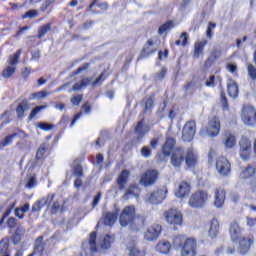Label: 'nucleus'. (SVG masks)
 I'll return each mask as SVG.
<instances>
[{"instance_id": "obj_3", "label": "nucleus", "mask_w": 256, "mask_h": 256, "mask_svg": "<svg viewBox=\"0 0 256 256\" xmlns=\"http://www.w3.org/2000/svg\"><path fill=\"white\" fill-rule=\"evenodd\" d=\"M211 199V194L205 190H198L191 194L188 205L192 209H203L207 202Z\"/></svg>"}, {"instance_id": "obj_31", "label": "nucleus", "mask_w": 256, "mask_h": 256, "mask_svg": "<svg viewBox=\"0 0 256 256\" xmlns=\"http://www.w3.org/2000/svg\"><path fill=\"white\" fill-rule=\"evenodd\" d=\"M207 40H202L200 42L195 43L194 47V57L196 59H199L201 55H203V50L205 49V46L207 45Z\"/></svg>"}, {"instance_id": "obj_41", "label": "nucleus", "mask_w": 256, "mask_h": 256, "mask_svg": "<svg viewBox=\"0 0 256 256\" xmlns=\"http://www.w3.org/2000/svg\"><path fill=\"white\" fill-rule=\"evenodd\" d=\"M46 97H49V93L45 90H42V91L32 93L30 95V100L34 101L35 99H38V100L39 99H45Z\"/></svg>"}, {"instance_id": "obj_29", "label": "nucleus", "mask_w": 256, "mask_h": 256, "mask_svg": "<svg viewBox=\"0 0 256 256\" xmlns=\"http://www.w3.org/2000/svg\"><path fill=\"white\" fill-rule=\"evenodd\" d=\"M174 147H175V139L167 138L166 143L162 147L163 155H165V157H169V155H171V151H173Z\"/></svg>"}, {"instance_id": "obj_15", "label": "nucleus", "mask_w": 256, "mask_h": 256, "mask_svg": "<svg viewBox=\"0 0 256 256\" xmlns=\"http://www.w3.org/2000/svg\"><path fill=\"white\" fill-rule=\"evenodd\" d=\"M184 155L185 151L183 150V148L175 149L171 156V165L174 166L176 169H179V167H181V163L185 161Z\"/></svg>"}, {"instance_id": "obj_51", "label": "nucleus", "mask_w": 256, "mask_h": 256, "mask_svg": "<svg viewBox=\"0 0 256 256\" xmlns=\"http://www.w3.org/2000/svg\"><path fill=\"white\" fill-rule=\"evenodd\" d=\"M152 153L153 152L147 146H144L141 149V155L142 157H145V159H148V157H151Z\"/></svg>"}, {"instance_id": "obj_44", "label": "nucleus", "mask_w": 256, "mask_h": 256, "mask_svg": "<svg viewBox=\"0 0 256 256\" xmlns=\"http://www.w3.org/2000/svg\"><path fill=\"white\" fill-rule=\"evenodd\" d=\"M145 111H149L150 109H153V103L155 101V95H152L145 100Z\"/></svg>"}, {"instance_id": "obj_60", "label": "nucleus", "mask_w": 256, "mask_h": 256, "mask_svg": "<svg viewBox=\"0 0 256 256\" xmlns=\"http://www.w3.org/2000/svg\"><path fill=\"white\" fill-rule=\"evenodd\" d=\"M44 155H45V146H40L36 153V159H42Z\"/></svg>"}, {"instance_id": "obj_39", "label": "nucleus", "mask_w": 256, "mask_h": 256, "mask_svg": "<svg viewBox=\"0 0 256 256\" xmlns=\"http://www.w3.org/2000/svg\"><path fill=\"white\" fill-rule=\"evenodd\" d=\"M16 70L17 68L15 66H8L2 71V77H4V79H9L15 75Z\"/></svg>"}, {"instance_id": "obj_42", "label": "nucleus", "mask_w": 256, "mask_h": 256, "mask_svg": "<svg viewBox=\"0 0 256 256\" xmlns=\"http://www.w3.org/2000/svg\"><path fill=\"white\" fill-rule=\"evenodd\" d=\"M51 31V23L41 26L38 30V39H41Z\"/></svg>"}, {"instance_id": "obj_36", "label": "nucleus", "mask_w": 256, "mask_h": 256, "mask_svg": "<svg viewBox=\"0 0 256 256\" xmlns=\"http://www.w3.org/2000/svg\"><path fill=\"white\" fill-rule=\"evenodd\" d=\"M25 235V227L23 225H18L16 228V231L13 236V241L15 244L19 243L21 241V237Z\"/></svg>"}, {"instance_id": "obj_20", "label": "nucleus", "mask_w": 256, "mask_h": 256, "mask_svg": "<svg viewBox=\"0 0 256 256\" xmlns=\"http://www.w3.org/2000/svg\"><path fill=\"white\" fill-rule=\"evenodd\" d=\"M229 233L233 243H235V241H239L242 233L241 226H239L237 222H232L230 224Z\"/></svg>"}, {"instance_id": "obj_46", "label": "nucleus", "mask_w": 256, "mask_h": 256, "mask_svg": "<svg viewBox=\"0 0 256 256\" xmlns=\"http://www.w3.org/2000/svg\"><path fill=\"white\" fill-rule=\"evenodd\" d=\"M129 255L130 256H145V252L142 251V250H139V248L137 247H132L130 250H129Z\"/></svg>"}, {"instance_id": "obj_35", "label": "nucleus", "mask_w": 256, "mask_h": 256, "mask_svg": "<svg viewBox=\"0 0 256 256\" xmlns=\"http://www.w3.org/2000/svg\"><path fill=\"white\" fill-rule=\"evenodd\" d=\"M115 243L114 235H106L100 245L101 249H111V244Z\"/></svg>"}, {"instance_id": "obj_57", "label": "nucleus", "mask_w": 256, "mask_h": 256, "mask_svg": "<svg viewBox=\"0 0 256 256\" xmlns=\"http://www.w3.org/2000/svg\"><path fill=\"white\" fill-rule=\"evenodd\" d=\"M90 64L85 63L83 66L79 67L76 71H74V75H79V73H83V71H87L89 69Z\"/></svg>"}, {"instance_id": "obj_49", "label": "nucleus", "mask_w": 256, "mask_h": 256, "mask_svg": "<svg viewBox=\"0 0 256 256\" xmlns=\"http://www.w3.org/2000/svg\"><path fill=\"white\" fill-rule=\"evenodd\" d=\"M37 127H38V129H41L42 131H51V129H53L52 124H48L45 122L38 123Z\"/></svg>"}, {"instance_id": "obj_64", "label": "nucleus", "mask_w": 256, "mask_h": 256, "mask_svg": "<svg viewBox=\"0 0 256 256\" xmlns=\"http://www.w3.org/2000/svg\"><path fill=\"white\" fill-rule=\"evenodd\" d=\"M215 86V76H210L206 81V87H214Z\"/></svg>"}, {"instance_id": "obj_54", "label": "nucleus", "mask_w": 256, "mask_h": 256, "mask_svg": "<svg viewBox=\"0 0 256 256\" xmlns=\"http://www.w3.org/2000/svg\"><path fill=\"white\" fill-rule=\"evenodd\" d=\"M70 101L72 105L77 106L79 103H81V101H83V95L73 96Z\"/></svg>"}, {"instance_id": "obj_58", "label": "nucleus", "mask_w": 256, "mask_h": 256, "mask_svg": "<svg viewBox=\"0 0 256 256\" xmlns=\"http://www.w3.org/2000/svg\"><path fill=\"white\" fill-rule=\"evenodd\" d=\"M165 75H167V69L166 68H162L160 70V72H158L156 74V79H158V81H161V79H164L165 78Z\"/></svg>"}, {"instance_id": "obj_55", "label": "nucleus", "mask_w": 256, "mask_h": 256, "mask_svg": "<svg viewBox=\"0 0 256 256\" xmlns=\"http://www.w3.org/2000/svg\"><path fill=\"white\" fill-rule=\"evenodd\" d=\"M221 105L224 111H229V103L227 102V98L225 95H221Z\"/></svg>"}, {"instance_id": "obj_5", "label": "nucleus", "mask_w": 256, "mask_h": 256, "mask_svg": "<svg viewBox=\"0 0 256 256\" xmlns=\"http://www.w3.org/2000/svg\"><path fill=\"white\" fill-rule=\"evenodd\" d=\"M240 159L247 161L251 158V151L253 150V144L251 139L247 136H242L238 142Z\"/></svg>"}, {"instance_id": "obj_8", "label": "nucleus", "mask_w": 256, "mask_h": 256, "mask_svg": "<svg viewBox=\"0 0 256 256\" xmlns=\"http://www.w3.org/2000/svg\"><path fill=\"white\" fill-rule=\"evenodd\" d=\"M195 133H197V124L195 121H188L182 130V139L186 143H191V140L194 139Z\"/></svg>"}, {"instance_id": "obj_53", "label": "nucleus", "mask_w": 256, "mask_h": 256, "mask_svg": "<svg viewBox=\"0 0 256 256\" xmlns=\"http://www.w3.org/2000/svg\"><path fill=\"white\" fill-rule=\"evenodd\" d=\"M35 251H43V236L36 239Z\"/></svg>"}, {"instance_id": "obj_22", "label": "nucleus", "mask_w": 256, "mask_h": 256, "mask_svg": "<svg viewBox=\"0 0 256 256\" xmlns=\"http://www.w3.org/2000/svg\"><path fill=\"white\" fill-rule=\"evenodd\" d=\"M15 137H18L19 139H25L27 137V134H25V132L23 131H18L17 133L9 135L5 139L0 141V147H7V145H11Z\"/></svg>"}, {"instance_id": "obj_33", "label": "nucleus", "mask_w": 256, "mask_h": 256, "mask_svg": "<svg viewBox=\"0 0 256 256\" xmlns=\"http://www.w3.org/2000/svg\"><path fill=\"white\" fill-rule=\"evenodd\" d=\"M25 111H29V104L27 101H22L16 108L17 117L23 119Z\"/></svg>"}, {"instance_id": "obj_11", "label": "nucleus", "mask_w": 256, "mask_h": 256, "mask_svg": "<svg viewBox=\"0 0 256 256\" xmlns=\"http://www.w3.org/2000/svg\"><path fill=\"white\" fill-rule=\"evenodd\" d=\"M164 217L170 225H182L183 214L177 209H170L164 213Z\"/></svg>"}, {"instance_id": "obj_26", "label": "nucleus", "mask_w": 256, "mask_h": 256, "mask_svg": "<svg viewBox=\"0 0 256 256\" xmlns=\"http://www.w3.org/2000/svg\"><path fill=\"white\" fill-rule=\"evenodd\" d=\"M129 175H130L129 170H123L119 174L117 178V185L120 191H123V189H125V187L127 186V182L129 181Z\"/></svg>"}, {"instance_id": "obj_43", "label": "nucleus", "mask_w": 256, "mask_h": 256, "mask_svg": "<svg viewBox=\"0 0 256 256\" xmlns=\"http://www.w3.org/2000/svg\"><path fill=\"white\" fill-rule=\"evenodd\" d=\"M97 233L96 232H92L90 234V238H89V245H90V249L92 251V253H95V251H97Z\"/></svg>"}, {"instance_id": "obj_48", "label": "nucleus", "mask_w": 256, "mask_h": 256, "mask_svg": "<svg viewBox=\"0 0 256 256\" xmlns=\"http://www.w3.org/2000/svg\"><path fill=\"white\" fill-rule=\"evenodd\" d=\"M74 175H76L77 177H83V167L81 166V164L76 163L74 164Z\"/></svg>"}, {"instance_id": "obj_61", "label": "nucleus", "mask_w": 256, "mask_h": 256, "mask_svg": "<svg viewBox=\"0 0 256 256\" xmlns=\"http://www.w3.org/2000/svg\"><path fill=\"white\" fill-rule=\"evenodd\" d=\"M59 209H61V204L59 203V201L54 202L51 207V212L57 213V211H59Z\"/></svg>"}, {"instance_id": "obj_2", "label": "nucleus", "mask_w": 256, "mask_h": 256, "mask_svg": "<svg viewBox=\"0 0 256 256\" xmlns=\"http://www.w3.org/2000/svg\"><path fill=\"white\" fill-rule=\"evenodd\" d=\"M173 247L180 250L181 256L197 255V240L178 235L173 238Z\"/></svg>"}, {"instance_id": "obj_63", "label": "nucleus", "mask_w": 256, "mask_h": 256, "mask_svg": "<svg viewBox=\"0 0 256 256\" xmlns=\"http://www.w3.org/2000/svg\"><path fill=\"white\" fill-rule=\"evenodd\" d=\"M212 57L214 59H219V57H221V49L214 48V50L212 51Z\"/></svg>"}, {"instance_id": "obj_14", "label": "nucleus", "mask_w": 256, "mask_h": 256, "mask_svg": "<svg viewBox=\"0 0 256 256\" xmlns=\"http://www.w3.org/2000/svg\"><path fill=\"white\" fill-rule=\"evenodd\" d=\"M162 227L159 224H154L150 226L145 235L144 238L146 241H155L159 239V236L161 235Z\"/></svg>"}, {"instance_id": "obj_25", "label": "nucleus", "mask_w": 256, "mask_h": 256, "mask_svg": "<svg viewBox=\"0 0 256 256\" xmlns=\"http://www.w3.org/2000/svg\"><path fill=\"white\" fill-rule=\"evenodd\" d=\"M219 220L213 218L210 223H209V228H208V235L211 237V239H215L217 235H219Z\"/></svg>"}, {"instance_id": "obj_32", "label": "nucleus", "mask_w": 256, "mask_h": 256, "mask_svg": "<svg viewBox=\"0 0 256 256\" xmlns=\"http://www.w3.org/2000/svg\"><path fill=\"white\" fill-rule=\"evenodd\" d=\"M0 254L2 256H11V252L9 251V238H3L0 241Z\"/></svg>"}, {"instance_id": "obj_62", "label": "nucleus", "mask_w": 256, "mask_h": 256, "mask_svg": "<svg viewBox=\"0 0 256 256\" xmlns=\"http://www.w3.org/2000/svg\"><path fill=\"white\" fill-rule=\"evenodd\" d=\"M227 71H229L230 73H236L237 72V65L229 63L226 66Z\"/></svg>"}, {"instance_id": "obj_13", "label": "nucleus", "mask_w": 256, "mask_h": 256, "mask_svg": "<svg viewBox=\"0 0 256 256\" xmlns=\"http://www.w3.org/2000/svg\"><path fill=\"white\" fill-rule=\"evenodd\" d=\"M216 170L222 177H227L231 173V163L225 157H220L216 161Z\"/></svg>"}, {"instance_id": "obj_40", "label": "nucleus", "mask_w": 256, "mask_h": 256, "mask_svg": "<svg viewBox=\"0 0 256 256\" xmlns=\"http://www.w3.org/2000/svg\"><path fill=\"white\" fill-rule=\"evenodd\" d=\"M173 27H174L173 21H168L159 27L158 34L163 35V33H167V31H171Z\"/></svg>"}, {"instance_id": "obj_27", "label": "nucleus", "mask_w": 256, "mask_h": 256, "mask_svg": "<svg viewBox=\"0 0 256 256\" xmlns=\"http://www.w3.org/2000/svg\"><path fill=\"white\" fill-rule=\"evenodd\" d=\"M141 193V189L139 186L135 184H131L125 191L123 199H129V197H136L138 198Z\"/></svg>"}, {"instance_id": "obj_37", "label": "nucleus", "mask_w": 256, "mask_h": 256, "mask_svg": "<svg viewBox=\"0 0 256 256\" xmlns=\"http://www.w3.org/2000/svg\"><path fill=\"white\" fill-rule=\"evenodd\" d=\"M21 49L17 50L16 53L13 55L9 56L8 58V64L11 67H15L19 63V59L21 58Z\"/></svg>"}, {"instance_id": "obj_45", "label": "nucleus", "mask_w": 256, "mask_h": 256, "mask_svg": "<svg viewBox=\"0 0 256 256\" xmlns=\"http://www.w3.org/2000/svg\"><path fill=\"white\" fill-rule=\"evenodd\" d=\"M247 69H248V75H249L250 79H252V81H255L256 80L255 66H253L252 64H248Z\"/></svg>"}, {"instance_id": "obj_21", "label": "nucleus", "mask_w": 256, "mask_h": 256, "mask_svg": "<svg viewBox=\"0 0 256 256\" xmlns=\"http://www.w3.org/2000/svg\"><path fill=\"white\" fill-rule=\"evenodd\" d=\"M227 91L229 97L232 99H237L239 97V85H237V82L235 80L229 78L227 80Z\"/></svg>"}, {"instance_id": "obj_1", "label": "nucleus", "mask_w": 256, "mask_h": 256, "mask_svg": "<svg viewBox=\"0 0 256 256\" xmlns=\"http://www.w3.org/2000/svg\"><path fill=\"white\" fill-rule=\"evenodd\" d=\"M119 223L121 227L130 225L133 231H140L141 227L145 225V217L135 216V206H128L125 207L120 214Z\"/></svg>"}, {"instance_id": "obj_50", "label": "nucleus", "mask_w": 256, "mask_h": 256, "mask_svg": "<svg viewBox=\"0 0 256 256\" xmlns=\"http://www.w3.org/2000/svg\"><path fill=\"white\" fill-rule=\"evenodd\" d=\"M37 10H29L23 15V19H33L37 17Z\"/></svg>"}, {"instance_id": "obj_19", "label": "nucleus", "mask_w": 256, "mask_h": 256, "mask_svg": "<svg viewBox=\"0 0 256 256\" xmlns=\"http://www.w3.org/2000/svg\"><path fill=\"white\" fill-rule=\"evenodd\" d=\"M225 205V189L217 188L214 192V207L221 209Z\"/></svg>"}, {"instance_id": "obj_17", "label": "nucleus", "mask_w": 256, "mask_h": 256, "mask_svg": "<svg viewBox=\"0 0 256 256\" xmlns=\"http://www.w3.org/2000/svg\"><path fill=\"white\" fill-rule=\"evenodd\" d=\"M223 145L225 149H234L237 145V137L231 131H225L223 135Z\"/></svg>"}, {"instance_id": "obj_47", "label": "nucleus", "mask_w": 256, "mask_h": 256, "mask_svg": "<svg viewBox=\"0 0 256 256\" xmlns=\"http://www.w3.org/2000/svg\"><path fill=\"white\" fill-rule=\"evenodd\" d=\"M43 109H47V106H37V107H35L29 115V120L31 121V119H34V117L37 115V113H40V111H43Z\"/></svg>"}, {"instance_id": "obj_59", "label": "nucleus", "mask_w": 256, "mask_h": 256, "mask_svg": "<svg viewBox=\"0 0 256 256\" xmlns=\"http://www.w3.org/2000/svg\"><path fill=\"white\" fill-rule=\"evenodd\" d=\"M101 201V192H98L96 196H94V199L92 201V207L95 208L97 205H99V202Z\"/></svg>"}, {"instance_id": "obj_30", "label": "nucleus", "mask_w": 256, "mask_h": 256, "mask_svg": "<svg viewBox=\"0 0 256 256\" xmlns=\"http://www.w3.org/2000/svg\"><path fill=\"white\" fill-rule=\"evenodd\" d=\"M255 173V166L249 165L240 173V179H251V177H255Z\"/></svg>"}, {"instance_id": "obj_23", "label": "nucleus", "mask_w": 256, "mask_h": 256, "mask_svg": "<svg viewBox=\"0 0 256 256\" xmlns=\"http://www.w3.org/2000/svg\"><path fill=\"white\" fill-rule=\"evenodd\" d=\"M135 133L137 135V140L141 141V139H143V137H145V135H147V133H149V126L145 125L143 123V120L139 121L135 127Z\"/></svg>"}, {"instance_id": "obj_12", "label": "nucleus", "mask_w": 256, "mask_h": 256, "mask_svg": "<svg viewBox=\"0 0 256 256\" xmlns=\"http://www.w3.org/2000/svg\"><path fill=\"white\" fill-rule=\"evenodd\" d=\"M167 197V191L165 190H157L145 196L146 203H150L151 205H159V203H163L165 198Z\"/></svg>"}, {"instance_id": "obj_18", "label": "nucleus", "mask_w": 256, "mask_h": 256, "mask_svg": "<svg viewBox=\"0 0 256 256\" xmlns=\"http://www.w3.org/2000/svg\"><path fill=\"white\" fill-rule=\"evenodd\" d=\"M185 163L187 167H195L197 163H199V155H197V152L193 150V148H188L186 151V156H185Z\"/></svg>"}, {"instance_id": "obj_7", "label": "nucleus", "mask_w": 256, "mask_h": 256, "mask_svg": "<svg viewBox=\"0 0 256 256\" xmlns=\"http://www.w3.org/2000/svg\"><path fill=\"white\" fill-rule=\"evenodd\" d=\"M103 75H105V73H101L95 81H93V78H84L81 81L77 82L72 87V90L81 91V89H85V87H87L88 85H92V87H97V85H101V83H103Z\"/></svg>"}, {"instance_id": "obj_52", "label": "nucleus", "mask_w": 256, "mask_h": 256, "mask_svg": "<svg viewBox=\"0 0 256 256\" xmlns=\"http://www.w3.org/2000/svg\"><path fill=\"white\" fill-rule=\"evenodd\" d=\"M37 185V178L35 176H32L28 179V182L26 183L27 189H33Z\"/></svg>"}, {"instance_id": "obj_16", "label": "nucleus", "mask_w": 256, "mask_h": 256, "mask_svg": "<svg viewBox=\"0 0 256 256\" xmlns=\"http://www.w3.org/2000/svg\"><path fill=\"white\" fill-rule=\"evenodd\" d=\"M53 199H55V194H48L47 196H44V197L38 199L32 205L31 213H37V212L41 211V209L43 207H45V205H47V203H49V201H53Z\"/></svg>"}, {"instance_id": "obj_28", "label": "nucleus", "mask_w": 256, "mask_h": 256, "mask_svg": "<svg viewBox=\"0 0 256 256\" xmlns=\"http://www.w3.org/2000/svg\"><path fill=\"white\" fill-rule=\"evenodd\" d=\"M155 250L162 255H167V253H169L171 250V243L161 240L157 243Z\"/></svg>"}, {"instance_id": "obj_56", "label": "nucleus", "mask_w": 256, "mask_h": 256, "mask_svg": "<svg viewBox=\"0 0 256 256\" xmlns=\"http://www.w3.org/2000/svg\"><path fill=\"white\" fill-rule=\"evenodd\" d=\"M7 226L10 229H15V227H17V219L11 217L7 220Z\"/></svg>"}, {"instance_id": "obj_24", "label": "nucleus", "mask_w": 256, "mask_h": 256, "mask_svg": "<svg viewBox=\"0 0 256 256\" xmlns=\"http://www.w3.org/2000/svg\"><path fill=\"white\" fill-rule=\"evenodd\" d=\"M189 193H191V185L187 182H182L176 190L175 195L179 199H183V197H187Z\"/></svg>"}, {"instance_id": "obj_6", "label": "nucleus", "mask_w": 256, "mask_h": 256, "mask_svg": "<svg viewBox=\"0 0 256 256\" xmlns=\"http://www.w3.org/2000/svg\"><path fill=\"white\" fill-rule=\"evenodd\" d=\"M241 119L244 125L248 127H253L256 123V111L255 108L251 105H245L242 108Z\"/></svg>"}, {"instance_id": "obj_4", "label": "nucleus", "mask_w": 256, "mask_h": 256, "mask_svg": "<svg viewBox=\"0 0 256 256\" xmlns=\"http://www.w3.org/2000/svg\"><path fill=\"white\" fill-rule=\"evenodd\" d=\"M221 133V121L219 118L213 117L208 121L207 127L202 128L199 131L200 137H217Z\"/></svg>"}, {"instance_id": "obj_9", "label": "nucleus", "mask_w": 256, "mask_h": 256, "mask_svg": "<svg viewBox=\"0 0 256 256\" xmlns=\"http://www.w3.org/2000/svg\"><path fill=\"white\" fill-rule=\"evenodd\" d=\"M158 177L159 172L157 170H147L141 175L139 183L144 187H151V185H155Z\"/></svg>"}, {"instance_id": "obj_34", "label": "nucleus", "mask_w": 256, "mask_h": 256, "mask_svg": "<svg viewBox=\"0 0 256 256\" xmlns=\"http://www.w3.org/2000/svg\"><path fill=\"white\" fill-rule=\"evenodd\" d=\"M115 221H117V214L115 213H106L103 217V223L104 225H108L111 227V225H114Z\"/></svg>"}, {"instance_id": "obj_38", "label": "nucleus", "mask_w": 256, "mask_h": 256, "mask_svg": "<svg viewBox=\"0 0 256 256\" xmlns=\"http://www.w3.org/2000/svg\"><path fill=\"white\" fill-rule=\"evenodd\" d=\"M153 47V40H148L142 50V57H149L151 53H154L155 50L151 49Z\"/></svg>"}, {"instance_id": "obj_10", "label": "nucleus", "mask_w": 256, "mask_h": 256, "mask_svg": "<svg viewBox=\"0 0 256 256\" xmlns=\"http://www.w3.org/2000/svg\"><path fill=\"white\" fill-rule=\"evenodd\" d=\"M237 252L240 255H247L253 243H255V237L253 235H249L247 237L240 238L238 240Z\"/></svg>"}]
</instances>
